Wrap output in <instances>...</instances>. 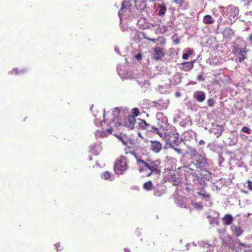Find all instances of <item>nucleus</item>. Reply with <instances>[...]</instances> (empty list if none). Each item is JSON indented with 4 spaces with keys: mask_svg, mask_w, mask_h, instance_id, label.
Listing matches in <instances>:
<instances>
[{
    "mask_svg": "<svg viewBox=\"0 0 252 252\" xmlns=\"http://www.w3.org/2000/svg\"><path fill=\"white\" fill-rule=\"evenodd\" d=\"M91 110L94 117L95 123H100L101 125L103 121H110V125H111L115 120H117L118 115L120 113V110L117 107L112 109L106 113L104 110L99 111L96 108L92 107Z\"/></svg>",
    "mask_w": 252,
    "mask_h": 252,
    "instance_id": "1",
    "label": "nucleus"
},
{
    "mask_svg": "<svg viewBox=\"0 0 252 252\" xmlns=\"http://www.w3.org/2000/svg\"><path fill=\"white\" fill-rule=\"evenodd\" d=\"M128 168L126 158L123 156L118 158L116 161L114 170L117 174H122Z\"/></svg>",
    "mask_w": 252,
    "mask_h": 252,
    "instance_id": "2",
    "label": "nucleus"
},
{
    "mask_svg": "<svg viewBox=\"0 0 252 252\" xmlns=\"http://www.w3.org/2000/svg\"><path fill=\"white\" fill-rule=\"evenodd\" d=\"M161 169V161L155 160L148 164L147 170L146 171L145 175L147 177L150 176L153 173L160 175Z\"/></svg>",
    "mask_w": 252,
    "mask_h": 252,
    "instance_id": "3",
    "label": "nucleus"
},
{
    "mask_svg": "<svg viewBox=\"0 0 252 252\" xmlns=\"http://www.w3.org/2000/svg\"><path fill=\"white\" fill-rule=\"evenodd\" d=\"M165 140L172 147L177 146L180 142L179 134L177 132L171 130L167 131Z\"/></svg>",
    "mask_w": 252,
    "mask_h": 252,
    "instance_id": "4",
    "label": "nucleus"
},
{
    "mask_svg": "<svg viewBox=\"0 0 252 252\" xmlns=\"http://www.w3.org/2000/svg\"><path fill=\"white\" fill-rule=\"evenodd\" d=\"M119 115H118V116ZM115 122H116V128L119 126H126L129 129H132L134 128V125L135 124V119L132 116H128L126 118L123 123H120L119 122V117H118L117 120H115Z\"/></svg>",
    "mask_w": 252,
    "mask_h": 252,
    "instance_id": "5",
    "label": "nucleus"
},
{
    "mask_svg": "<svg viewBox=\"0 0 252 252\" xmlns=\"http://www.w3.org/2000/svg\"><path fill=\"white\" fill-rule=\"evenodd\" d=\"M192 163L197 168H199L201 170L206 169L208 166L206 158L200 154L193 158Z\"/></svg>",
    "mask_w": 252,
    "mask_h": 252,
    "instance_id": "6",
    "label": "nucleus"
},
{
    "mask_svg": "<svg viewBox=\"0 0 252 252\" xmlns=\"http://www.w3.org/2000/svg\"><path fill=\"white\" fill-rule=\"evenodd\" d=\"M116 122H115L112 124L111 125H110V122H109V127L106 128V129H103L102 130L97 131V135H99L100 137H106L109 134H113L114 130L116 129V126H117L116 125Z\"/></svg>",
    "mask_w": 252,
    "mask_h": 252,
    "instance_id": "7",
    "label": "nucleus"
},
{
    "mask_svg": "<svg viewBox=\"0 0 252 252\" xmlns=\"http://www.w3.org/2000/svg\"><path fill=\"white\" fill-rule=\"evenodd\" d=\"M131 154L136 159V162L138 165V170L139 172H143L145 174L146 171L147 170V167L149 164L145 162L143 160L139 158V157L134 152H132Z\"/></svg>",
    "mask_w": 252,
    "mask_h": 252,
    "instance_id": "8",
    "label": "nucleus"
},
{
    "mask_svg": "<svg viewBox=\"0 0 252 252\" xmlns=\"http://www.w3.org/2000/svg\"><path fill=\"white\" fill-rule=\"evenodd\" d=\"M153 49L154 53L152 55V58L156 61L161 60L165 55L163 49L158 47L153 48Z\"/></svg>",
    "mask_w": 252,
    "mask_h": 252,
    "instance_id": "9",
    "label": "nucleus"
},
{
    "mask_svg": "<svg viewBox=\"0 0 252 252\" xmlns=\"http://www.w3.org/2000/svg\"><path fill=\"white\" fill-rule=\"evenodd\" d=\"M195 62V60L192 62H184L181 63V69L185 71H189L193 68V63Z\"/></svg>",
    "mask_w": 252,
    "mask_h": 252,
    "instance_id": "10",
    "label": "nucleus"
},
{
    "mask_svg": "<svg viewBox=\"0 0 252 252\" xmlns=\"http://www.w3.org/2000/svg\"><path fill=\"white\" fill-rule=\"evenodd\" d=\"M151 148L154 153H158L162 148V145L159 142L151 141Z\"/></svg>",
    "mask_w": 252,
    "mask_h": 252,
    "instance_id": "11",
    "label": "nucleus"
},
{
    "mask_svg": "<svg viewBox=\"0 0 252 252\" xmlns=\"http://www.w3.org/2000/svg\"><path fill=\"white\" fill-rule=\"evenodd\" d=\"M130 5L131 4L128 0H125L122 2V8L119 12V15L120 17L123 15L124 12L126 13L128 10Z\"/></svg>",
    "mask_w": 252,
    "mask_h": 252,
    "instance_id": "12",
    "label": "nucleus"
},
{
    "mask_svg": "<svg viewBox=\"0 0 252 252\" xmlns=\"http://www.w3.org/2000/svg\"><path fill=\"white\" fill-rule=\"evenodd\" d=\"M113 135H115L120 141H121L124 145H127L128 139L126 134H123L122 133L116 134L114 132Z\"/></svg>",
    "mask_w": 252,
    "mask_h": 252,
    "instance_id": "13",
    "label": "nucleus"
},
{
    "mask_svg": "<svg viewBox=\"0 0 252 252\" xmlns=\"http://www.w3.org/2000/svg\"><path fill=\"white\" fill-rule=\"evenodd\" d=\"M246 46L244 47V48H242L239 50V57L238 58L239 62H242L244 60H245L247 58V55H246Z\"/></svg>",
    "mask_w": 252,
    "mask_h": 252,
    "instance_id": "14",
    "label": "nucleus"
},
{
    "mask_svg": "<svg viewBox=\"0 0 252 252\" xmlns=\"http://www.w3.org/2000/svg\"><path fill=\"white\" fill-rule=\"evenodd\" d=\"M233 218L230 214L225 215L222 218V220L226 225H229L231 224Z\"/></svg>",
    "mask_w": 252,
    "mask_h": 252,
    "instance_id": "15",
    "label": "nucleus"
},
{
    "mask_svg": "<svg viewBox=\"0 0 252 252\" xmlns=\"http://www.w3.org/2000/svg\"><path fill=\"white\" fill-rule=\"evenodd\" d=\"M158 7L159 9L158 15L162 16L164 15L166 10V7L165 3H162V4H158Z\"/></svg>",
    "mask_w": 252,
    "mask_h": 252,
    "instance_id": "16",
    "label": "nucleus"
},
{
    "mask_svg": "<svg viewBox=\"0 0 252 252\" xmlns=\"http://www.w3.org/2000/svg\"><path fill=\"white\" fill-rule=\"evenodd\" d=\"M194 97L198 101L202 102L205 99V95L203 92H200L197 94Z\"/></svg>",
    "mask_w": 252,
    "mask_h": 252,
    "instance_id": "17",
    "label": "nucleus"
},
{
    "mask_svg": "<svg viewBox=\"0 0 252 252\" xmlns=\"http://www.w3.org/2000/svg\"><path fill=\"white\" fill-rule=\"evenodd\" d=\"M152 129L154 132L157 133L161 138H162L165 140L166 136V132H162L159 130L158 128L155 126H153Z\"/></svg>",
    "mask_w": 252,
    "mask_h": 252,
    "instance_id": "18",
    "label": "nucleus"
},
{
    "mask_svg": "<svg viewBox=\"0 0 252 252\" xmlns=\"http://www.w3.org/2000/svg\"><path fill=\"white\" fill-rule=\"evenodd\" d=\"M203 22L206 24H211L214 22V20L211 16L206 15L204 17Z\"/></svg>",
    "mask_w": 252,
    "mask_h": 252,
    "instance_id": "19",
    "label": "nucleus"
},
{
    "mask_svg": "<svg viewBox=\"0 0 252 252\" xmlns=\"http://www.w3.org/2000/svg\"><path fill=\"white\" fill-rule=\"evenodd\" d=\"M138 124L139 127L143 129H147L149 126V124L147 123L145 120L142 119H139V122Z\"/></svg>",
    "mask_w": 252,
    "mask_h": 252,
    "instance_id": "20",
    "label": "nucleus"
},
{
    "mask_svg": "<svg viewBox=\"0 0 252 252\" xmlns=\"http://www.w3.org/2000/svg\"><path fill=\"white\" fill-rule=\"evenodd\" d=\"M217 132H215L216 134H218V136L221 135L222 132L224 131V129L223 126L222 125H216Z\"/></svg>",
    "mask_w": 252,
    "mask_h": 252,
    "instance_id": "21",
    "label": "nucleus"
},
{
    "mask_svg": "<svg viewBox=\"0 0 252 252\" xmlns=\"http://www.w3.org/2000/svg\"><path fill=\"white\" fill-rule=\"evenodd\" d=\"M153 184L150 181L146 182L143 185L144 188L147 190H151L153 188Z\"/></svg>",
    "mask_w": 252,
    "mask_h": 252,
    "instance_id": "22",
    "label": "nucleus"
},
{
    "mask_svg": "<svg viewBox=\"0 0 252 252\" xmlns=\"http://www.w3.org/2000/svg\"><path fill=\"white\" fill-rule=\"evenodd\" d=\"M242 232L243 231L240 227L237 226L235 228L234 233L236 236L238 237L240 236L242 234Z\"/></svg>",
    "mask_w": 252,
    "mask_h": 252,
    "instance_id": "23",
    "label": "nucleus"
},
{
    "mask_svg": "<svg viewBox=\"0 0 252 252\" xmlns=\"http://www.w3.org/2000/svg\"><path fill=\"white\" fill-rule=\"evenodd\" d=\"M190 155L193 157V158H196V156L199 155V154L198 153L197 151L193 148L190 149Z\"/></svg>",
    "mask_w": 252,
    "mask_h": 252,
    "instance_id": "24",
    "label": "nucleus"
},
{
    "mask_svg": "<svg viewBox=\"0 0 252 252\" xmlns=\"http://www.w3.org/2000/svg\"><path fill=\"white\" fill-rule=\"evenodd\" d=\"M131 113L132 114L133 117L138 116L139 114V111L138 108H134L131 110Z\"/></svg>",
    "mask_w": 252,
    "mask_h": 252,
    "instance_id": "25",
    "label": "nucleus"
},
{
    "mask_svg": "<svg viewBox=\"0 0 252 252\" xmlns=\"http://www.w3.org/2000/svg\"><path fill=\"white\" fill-rule=\"evenodd\" d=\"M111 177V174L108 171L104 172L102 175V178L104 179H109Z\"/></svg>",
    "mask_w": 252,
    "mask_h": 252,
    "instance_id": "26",
    "label": "nucleus"
},
{
    "mask_svg": "<svg viewBox=\"0 0 252 252\" xmlns=\"http://www.w3.org/2000/svg\"><path fill=\"white\" fill-rule=\"evenodd\" d=\"M238 51H239V50L237 46L236 45L232 46V52L233 54L236 55L238 53Z\"/></svg>",
    "mask_w": 252,
    "mask_h": 252,
    "instance_id": "27",
    "label": "nucleus"
},
{
    "mask_svg": "<svg viewBox=\"0 0 252 252\" xmlns=\"http://www.w3.org/2000/svg\"><path fill=\"white\" fill-rule=\"evenodd\" d=\"M208 105L209 107H212L215 103V100L213 98H209L207 101Z\"/></svg>",
    "mask_w": 252,
    "mask_h": 252,
    "instance_id": "28",
    "label": "nucleus"
},
{
    "mask_svg": "<svg viewBox=\"0 0 252 252\" xmlns=\"http://www.w3.org/2000/svg\"><path fill=\"white\" fill-rule=\"evenodd\" d=\"M242 131L244 132L247 133L248 134H250L251 132V130L250 128H249L247 126H244L242 128Z\"/></svg>",
    "mask_w": 252,
    "mask_h": 252,
    "instance_id": "29",
    "label": "nucleus"
},
{
    "mask_svg": "<svg viewBox=\"0 0 252 252\" xmlns=\"http://www.w3.org/2000/svg\"><path fill=\"white\" fill-rule=\"evenodd\" d=\"M154 195L156 196H160L162 195V192L160 190H157L155 191Z\"/></svg>",
    "mask_w": 252,
    "mask_h": 252,
    "instance_id": "30",
    "label": "nucleus"
},
{
    "mask_svg": "<svg viewBox=\"0 0 252 252\" xmlns=\"http://www.w3.org/2000/svg\"><path fill=\"white\" fill-rule=\"evenodd\" d=\"M247 182L248 189L250 190H252V182L250 180H248Z\"/></svg>",
    "mask_w": 252,
    "mask_h": 252,
    "instance_id": "31",
    "label": "nucleus"
},
{
    "mask_svg": "<svg viewBox=\"0 0 252 252\" xmlns=\"http://www.w3.org/2000/svg\"><path fill=\"white\" fill-rule=\"evenodd\" d=\"M12 72L13 73H15L16 74H18V73H19L20 72H22V71H19L18 68H13L12 69Z\"/></svg>",
    "mask_w": 252,
    "mask_h": 252,
    "instance_id": "32",
    "label": "nucleus"
},
{
    "mask_svg": "<svg viewBox=\"0 0 252 252\" xmlns=\"http://www.w3.org/2000/svg\"><path fill=\"white\" fill-rule=\"evenodd\" d=\"M193 51L192 49H190V48H189L188 50H187V54L189 56V55H191L193 54Z\"/></svg>",
    "mask_w": 252,
    "mask_h": 252,
    "instance_id": "33",
    "label": "nucleus"
},
{
    "mask_svg": "<svg viewBox=\"0 0 252 252\" xmlns=\"http://www.w3.org/2000/svg\"><path fill=\"white\" fill-rule=\"evenodd\" d=\"M189 57V56L187 54V53H184L183 54L182 58L184 60H187L188 59Z\"/></svg>",
    "mask_w": 252,
    "mask_h": 252,
    "instance_id": "34",
    "label": "nucleus"
},
{
    "mask_svg": "<svg viewBox=\"0 0 252 252\" xmlns=\"http://www.w3.org/2000/svg\"><path fill=\"white\" fill-rule=\"evenodd\" d=\"M174 43L175 44V45H178L179 44L180 42V40L179 38H177L176 39H175L174 40Z\"/></svg>",
    "mask_w": 252,
    "mask_h": 252,
    "instance_id": "35",
    "label": "nucleus"
},
{
    "mask_svg": "<svg viewBox=\"0 0 252 252\" xmlns=\"http://www.w3.org/2000/svg\"><path fill=\"white\" fill-rule=\"evenodd\" d=\"M55 246L57 251L60 250V248L61 247V246H60V243H56Z\"/></svg>",
    "mask_w": 252,
    "mask_h": 252,
    "instance_id": "36",
    "label": "nucleus"
},
{
    "mask_svg": "<svg viewBox=\"0 0 252 252\" xmlns=\"http://www.w3.org/2000/svg\"><path fill=\"white\" fill-rule=\"evenodd\" d=\"M145 38H146L148 40L151 41H153V42H155L156 40V39L151 38H149V37H145Z\"/></svg>",
    "mask_w": 252,
    "mask_h": 252,
    "instance_id": "37",
    "label": "nucleus"
},
{
    "mask_svg": "<svg viewBox=\"0 0 252 252\" xmlns=\"http://www.w3.org/2000/svg\"><path fill=\"white\" fill-rule=\"evenodd\" d=\"M197 80L199 81H203V79L202 75H198L197 77Z\"/></svg>",
    "mask_w": 252,
    "mask_h": 252,
    "instance_id": "38",
    "label": "nucleus"
},
{
    "mask_svg": "<svg viewBox=\"0 0 252 252\" xmlns=\"http://www.w3.org/2000/svg\"><path fill=\"white\" fill-rule=\"evenodd\" d=\"M136 58L137 59H141V56L140 54H138V55L136 56Z\"/></svg>",
    "mask_w": 252,
    "mask_h": 252,
    "instance_id": "39",
    "label": "nucleus"
},
{
    "mask_svg": "<svg viewBox=\"0 0 252 252\" xmlns=\"http://www.w3.org/2000/svg\"><path fill=\"white\" fill-rule=\"evenodd\" d=\"M249 39L251 41H252V34H251L249 36Z\"/></svg>",
    "mask_w": 252,
    "mask_h": 252,
    "instance_id": "40",
    "label": "nucleus"
},
{
    "mask_svg": "<svg viewBox=\"0 0 252 252\" xmlns=\"http://www.w3.org/2000/svg\"><path fill=\"white\" fill-rule=\"evenodd\" d=\"M125 252H131L129 249H125Z\"/></svg>",
    "mask_w": 252,
    "mask_h": 252,
    "instance_id": "41",
    "label": "nucleus"
},
{
    "mask_svg": "<svg viewBox=\"0 0 252 252\" xmlns=\"http://www.w3.org/2000/svg\"><path fill=\"white\" fill-rule=\"evenodd\" d=\"M152 244L154 245L155 244H154V242H153V241H151V242H150V244H148V245H149H149H152Z\"/></svg>",
    "mask_w": 252,
    "mask_h": 252,
    "instance_id": "42",
    "label": "nucleus"
},
{
    "mask_svg": "<svg viewBox=\"0 0 252 252\" xmlns=\"http://www.w3.org/2000/svg\"><path fill=\"white\" fill-rule=\"evenodd\" d=\"M204 143V141L203 140H201L199 142L200 144H203Z\"/></svg>",
    "mask_w": 252,
    "mask_h": 252,
    "instance_id": "43",
    "label": "nucleus"
},
{
    "mask_svg": "<svg viewBox=\"0 0 252 252\" xmlns=\"http://www.w3.org/2000/svg\"><path fill=\"white\" fill-rule=\"evenodd\" d=\"M204 197H209L210 195L209 194H203Z\"/></svg>",
    "mask_w": 252,
    "mask_h": 252,
    "instance_id": "44",
    "label": "nucleus"
},
{
    "mask_svg": "<svg viewBox=\"0 0 252 252\" xmlns=\"http://www.w3.org/2000/svg\"><path fill=\"white\" fill-rule=\"evenodd\" d=\"M163 32H165L166 31V28L165 27H163Z\"/></svg>",
    "mask_w": 252,
    "mask_h": 252,
    "instance_id": "45",
    "label": "nucleus"
}]
</instances>
